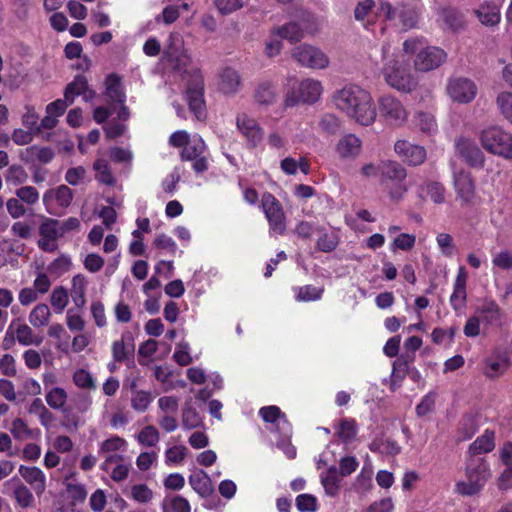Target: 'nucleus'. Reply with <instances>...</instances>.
I'll use <instances>...</instances> for the list:
<instances>
[{
  "label": "nucleus",
  "instance_id": "obj_1",
  "mask_svg": "<svg viewBox=\"0 0 512 512\" xmlns=\"http://www.w3.org/2000/svg\"><path fill=\"white\" fill-rule=\"evenodd\" d=\"M334 107L362 126L372 125L377 118V110L372 94L367 89L347 84L337 89L331 96Z\"/></svg>",
  "mask_w": 512,
  "mask_h": 512
},
{
  "label": "nucleus",
  "instance_id": "obj_2",
  "mask_svg": "<svg viewBox=\"0 0 512 512\" xmlns=\"http://www.w3.org/2000/svg\"><path fill=\"white\" fill-rule=\"evenodd\" d=\"M404 53L391 50L389 43L382 46L381 74L391 88L401 92H411L417 85L408 63L403 59Z\"/></svg>",
  "mask_w": 512,
  "mask_h": 512
},
{
  "label": "nucleus",
  "instance_id": "obj_3",
  "mask_svg": "<svg viewBox=\"0 0 512 512\" xmlns=\"http://www.w3.org/2000/svg\"><path fill=\"white\" fill-rule=\"evenodd\" d=\"M169 144L182 148L181 159L192 162V169L196 174H201L208 169L207 146L198 134L190 135L185 130L175 131L169 137Z\"/></svg>",
  "mask_w": 512,
  "mask_h": 512
},
{
  "label": "nucleus",
  "instance_id": "obj_4",
  "mask_svg": "<svg viewBox=\"0 0 512 512\" xmlns=\"http://www.w3.org/2000/svg\"><path fill=\"white\" fill-rule=\"evenodd\" d=\"M403 53L415 55V70L429 72L439 68L447 60V53L440 47L428 45L423 37H413L403 42Z\"/></svg>",
  "mask_w": 512,
  "mask_h": 512
},
{
  "label": "nucleus",
  "instance_id": "obj_5",
  "mask_svg": "<svg viewBox=\"0 0 512 512\" xmlns=\"http://www.w3.org/2000/svg\"><path fill=\"white\" fill-rule=\"evenodd\" d=\"M465 480L455 485L457 493L463 496H472L479 493L491 477L489 463L482 457H469L465 468Z\"/></svg>",
  "mask_w": 512,
  "mask_h": 512
},
{
  "label": "nucleus",
  "instance_id": "obj_6",
  "mask_svg": "<svg viewBox=\"0 0 512 512\" xmlns=\"http://www.w3.org/2000/svg\"><path fill=\"white\" fill-rule=\"evenodd\" d=\"M482 147L489 153L506 160L512 159V134L502 127L492 125L479 133Z\"/></svg>",
  "mask_w": 512,
  "mask_h": 512
},
{
  "label": "nucleus",
  "instance_id": "obj_7",
  "mask_svg": "<svg viewBox=\"0 0 512 512\" xmlns=\"http://www.w3.org/2000/svg\"><path fill=\"white\" fill-rule=\"evenodd\" d=\"M377 115L388 125L401 127L408 119V111L402 101L392 94L377 99Z\"/></svg>",
  "mask_w": 512,
  "mask_h": 512
},
{
  "label": "nucleus",
  "instance_id": "obj_8",
  "mask_svg": "<svg viewBox=\"0 0 512 512\" xmlns=\"http://www.w3.org/2000/svg\"><path fill=\"white\" fill-rule=\"evenodd\" d=\"M323 90L321 81L313 78L303 79L299 82L296 90L287 93L285 105L292 107L298 103L314 104L320 100Z\"/></svg>",
  "mask_w": 512,
  "mask_h": 512
},
{
  "label": "nucleus",
  "instance_id": "obj_9",
  "mask_svg": "<svg viewBox=\"0 0 512 512\" xmlns=\"http://www.w3.org/2000/svg\"><path fill=\"white\" fill-rule=\"evenodd\" d=\"M164 60L167 61L175 70L186 71L191 63V58L184 48V41L181 34L174 32L168 38V43L164 50Z\"/></svg>",
  "mask_w": 512,
  "mask_h": 512
},
{
  "label": "nucleus",
  "instance_id": "obj_10",
  "mask_svg": "<svg viewBox=\"0 0 512 512\" xmlns=\"http://www.w3.org/2000/svg\"><path fill=\"white\" fill-rule=\"evenodd\" d=\"M292 57L303 67L324 69L329 65L328 56L318 47L303 44L292 50Z\"/></svg>",
  "mask_w": 512,
  "mask_h": 512
},
{
  "label": "nucleus",
  "instance_id": "obj_11",
  "mask_svg": "<svg viewBox=\"0 0 512 512\" xmlns=\"http://www.w3.org/2000/svg\"><path fill=\"white\" fill-rule=\"evenodd\" d=\"M379 14L404 30L415 27L418 21V13L414 8L408 6H402L400 9L393 8L387 2L380 4Z\"/></svg>",
  "mask_w": 512,
  "mask_h": 512
},
{
  "label": "nucleus",
  "instance_id": "obj_12",
  "mask_svg": "<svg viewBox=\"0 0 512 512\" xmlns=\"http://www.w3.org/2000/svg\"><path fill=\"white\" fill-rule=\"evenodd\" d=\"M446 93L453 102L466 104L475 99L477 86L468 78L452 77L447 82Z\"/></svg>",
  "mask_w": 512,
  "mask_h": 512
},
{
  "label": "nucleus",
  "instance_id": "obj_13",
  "mask_svg": "<svg viewBox=\"0 0 512 512\" xmlns=\"http://www.w3.org/2000/svg\"><path fill=\"white\" fill-rule=\"evenodd\" d=\"M263 212L269 222L270 232L282 234L286 229L285 215L279 201L269 193L262 196Z\"/></svg>",
  "mask_w": 512,
  "mask_h": 512
},
{
  "label": "nucleus",
  "instance_id": "obj_14",
  "mask_svg": "<svg viewBox=\"0 0 512 512\" xmlns=\"http://www.w3.org/2000/svg\"><path fill=\"white\" fill-rule=\"evenodd\" d=\"M127 441L118 436L112 435L99 444L98 454L103 458L100 469H106L109 463L119 461L127 450Z\"/></svg>",
  "mask_w": 512,
  "mask_h": 512
},
{
  "label": "nucleus",
  "instance_id": "obj_15",
  "mask_svg": "<svg viewBox=\"0 0 512 512\" xmlns=\"http://www.w3.org/2000/svg\"><path fill=\"white\" fill-rule=\"evenodd\" d=\"M73 199V191L66 185L47 190L43 195V204L51 215H57L58 209H66Z\"/></svg>",
  "mask_w": 512,
  "mask_h": 512
},
{
  "label": "nucleus",
  "instance_id": "obj_16",
  "mask_svg": "<svg viewBox=\"0 0 512 512\" xmlns=\"http://www.w3.org/2000/svg\"><path fill=\"white\" fill-rule=\"evenodd\" d=\"M259 415L264 422L270 424V432L282 434L285 438L292 435V427L279 407L274 405L262 407Z\"/></svg>",
  "mask_w": 512,
  "mask_h": 512
},
{
  "label": "nucleus",
  "instance_id": "obj_17",
  "mask_svg": "<svg viewBox=\"0 0 512 512\" xmlns=\"http://www.w3.org/2000/svg\"><path fill=\"white\" fill-rule=\"evenodd\" d=\"M60 221L44 217L39 226L40 239L38 246L45 252H53L58 248L57 240L62 237L60 232Z\"/></svg>",
  "mask_w": 512,
  "mask_h": 512
},
{
  "label": "nucleus",
  "instance_id": "obj_18",
  "mask_svg": "<svg viewBox=\"0 0 512 512\" xmlns=\"http://www.w3.org/2000/svg\"><path fill=\"white\" fill-rule=\"evenodd\" d=\"M457 154L471 167L482 168L485 163V155L474 140L460 137L455 141Z\"/></svg>",
  "mask_w": 512,
  "mask_h": 512
},
{
  "label": "nucleus",
  "instance_id": "obj_19",
  "mask_svg": "<svg viewBox=\"0 0 512 512\" xmlns=\"http://www.w3.org/2000/svg\"><path fill=\"white\" fill-rule=\"evenodd\" d=\"M236 126L239 133L245 138L250 147L258 146L263 140V129L254 118L246 113L238 114Z\"/></svg>",
  "mask_w": 512,
  "mask_h": 512
},
{
  "label": "nucleus",
  "instance_id": "obj_20",
  "mask_svg": "<svg viewBox=\"0 0 512 512\" xmlns=\"http://www.w3.org/2000/svg\"><path fill=\"white\" fill-rule=\"evenodd\" d=\"M194 82L189 85L186 91V98L190 110L195 114L197 119L204 117V99H203V78L198 69L194 70Z\"/></svg>",
  "mask_w": 512,
  "mask_h": 512
},
{
  "label": "nucleus",
  "instance_id": "obj_21",
  "mask_svg": "<svg viewBox=\"0 0 512 512\" xmlns=\"http://www.w3.org/2000/svg\"><path fill=\"white\" fill-rule=\"evenodd\" d=\"M362 140L353 133L342 135L335 144L334 151L341 160H354L362 152Z\"/></svg>",
  "mask_w": 512,
  "mask_h": 512
},
{
  "label": "nucleus",
  "instance_id": "obj_22",
  "mask_svg": "<svg viewBox=\"0 0 512 512\" xmlns=\"http://www.w3.org/2000/svg\"><path fill=\"white\" fill-rule=\"evenodd\" d=\"M318 30V25L314 23V18L307 15L300 25L296 22H290L282 27L277 28V33L284 39L290 42H296L304 37L305 33H314Z\"/></svg>",
  "mask_w": 512,
  "mask_h": 512
},
{
  "label": "nucleus",
  "instance_id": "obj_23",
  "mask_svg": "<svg viewBox=\"0 0 512 512\" xmlns=\"http://www.w3.org/2000/svg\"><path fill=\"white\" fill-rule=\"evenodd\" d=\"M453 179L457 197L464 204H470L475 197V185L470 172L465 170L454 171Z\"/></svg>",
  "mask_w": 512,
  "mask_h": 512
},
{
  "label": "nucleus",
  "instance_id": "obj_24",
  "mask_svg": "<svg viewBox=\"0 0 512 512\" xmlns=\"http://www.w3.org/2000/svg\"><path fill=\"white\" fill-rule=\"evenodd\" d=\"M394 150L409 165H420L426 159L425 148L407 140H398L394 145Z\"/></svg>",
  "mask_w": 512,
  "mask_h": 512
},
{
  "label": "nucleus",
  "instance_id": "obj_25",
  "mask_svg": "<svg viewBox=\"0 0 512 512\" xmlns=\"http://www.w3.org/2000/svg\"><path fill=\"white\" fill-rule=\"evenodd\" d=\"M219 90L225 95H235L242 87V78L239 71L227 66L219 72Z\"/></svg>",
  "mask_w": 512,
  "mask_h": 512
},
{
  "label": "nucleus",
  "instance_id": "obj_26",
  "mask_svg": "<svg viewBox=\"0 0 512 512\" xmlns=\"http://www.w3.org/2000/svg\"><path fill=\"white\" fill-rule=\"evenodd\" d=\"M19 474L33 488L38 496H41L46 490V476L44 472L36 466L20 465Z\"/></svg>",
  "mask_w": 512,
  "mask_h": 512
},
{
  "label": "nucleus",
  "instance_id": "obj_27",
  "mask_svg": "<svg viewBox=\"0 0 512 512\" xmlns=\"http://www.w3.org/2000/svg\"><path fill=\"white\" fill-rule=\"evenodd\" d=\"M500 8V1H485L475 10V15L484 26H495L501 20Z\"/></svg>",
  "mask_w": 512,
  "mask_h": 512
},
{
  "label": "nucleus",
  "instance_id": "obj_28",
  "mask_svg": "<svg viewBox=\"0 0 512 512\" xmlns=\"http://www.w3.org/2000/svg\"><path fill=\"white\" fill-rule=\"evenodd\" d=\"M129 387L131 391L130 403L132 409L138 413L146 412L154 400L152 392L138 389L136 379L130 382Z\"/></svg>",
  "mask_w": 512,
  "mask_h": 512
},
{
  "label": "nucleus",
  "instance_id": "obj_29",
  "mask_svg": "<svg viewBox=\"0 0 512 512\" xmlns=\"http://www.w3.org/2000/svg\"><path fill=\"white\" fill-rule=\"evenodd\" d=\"M64 93L65 98L70 102H74L77 96H82L83 100L86 102L92 100L95 96L94 91L89 88L87 80L83 76H76L74 80L67 85Z\"/></svg>",
  "mask_w": 512,
  "mask_h": 512
},
{
  "label": "nucleus",
  "instance_id": "obj_30",
  "mask_svg": "<svg viewBox=\"0 0 512 512\" xmlns=\"http://www.w3.org/2000/svg\"><path fill=\"white\" fill-rule=\"evenodd\" d=\"M133 335L129 331L122 333L121 338L112 343V357L116 362H123L134 352Z\"/></svg>",
  "mask_w": 512,
  "mask_h": 512
},
{
  "label": "nucleus",
  "instance_id": "obj_31",
  "mask_svg": "<svg viewBox=\"0 0 512 512\" xmlns=\"http://www.w3.org/2000/svg\"><path fill=\"white\" fill-rule=\"evenodd\" d=\"M466 281L467 275L464 267L458 269V273L454 282V290L450 297V303L454 310L461 311L466 303Z\"/></svg>",
  "mask_w": 512,
  "mask_h": 512
},
{
  "label": "nucleus",
  "instance_id": "obj_32",
  "mask_svg": "<svg viewBox=\"0 0 512 512\" xmlns=\"http://www.w3.org/2000/svg\"><path fill=\"white\" fill-rule=\"evenodd\" d=\"M5 486L13 487V495L17 504L22 508L31 507L34 503V496L30 489L25 486L18 477H12L5 483Z\"/></svg>",
  "mask_w": 512,
  "mask_h": 512
},
{
  "label": "nucleus",
  "instance_id": "obj_33",
  "mask_svg": "<svg viewBox=\"0 0 512 512\" xmlns=\"http://www.w3.org/2000/svg\"><path fill=\"white\" fill-rule=\"evenodd\" d=\"M54 158V151L49 147L32 145L21 153V159L25 162H39L47 164Z\"/></svg>",
  "mask_w": 512,
  "mask_h": 512
},
{
  "label": "nucleus",
  "instance_id": "obj_34",
  "mask_svg": "<svg viewBox=\"0 0 512 512\" xmlns=\"http://www.w3.org/2000/svg\"><path fill=\"white\" fill-rule=\"evenodd\" d=\"M495 447V434L491 430L479 436L469 447L470 457H478L480 454L488 453Z\"/></svg>",
  "mask_w": 512,
  "mask_h": 512
},
{
  "label": "nucleus",
  "instance_id": "obj_35",
  "mask_svg": "<svg viewBox=\"0 0 512 512\" xmlns=\"http://www.w3.org/2000/svg\"><path fill=\"white\" fill-rule=\"evenodd\" d=\"M105 95L111 103L123 104L126 101V95L118 76L111 74L105 81Z\"/></svg>",
  "mask_w": 512,
  "mask_h": 512
},
{
  "label": "nucleus",
  "instance_id": "obj_36",
  "mask_svg": "<svg viewBox=\"0 0 512 512\" xmlns=\"http://www.w3.org/2000/svg\"><path fill=\"white\" fill-rule=\"evenodd\" d=\"M280 168L286 175H295L300 170L304 175L310 172V163L306 157L296 160L293 157H286L280 162Z\"/></svg>",
  "mask_w": 512,
  "mask_h": 512
},
{
  "label": "nucleus",
  "instance_id": "obj_37",
  "mask_svg": "<svg viewBox=\"0 0 512 512\" xmlns=\"http://www.w3.org/2000/svg\"><path fill=\"white\" fill-rule=\"evenodd\" d=\"M294 298L297 302H312L322 298L324 293L323 287L313 285H304L293 288Z\"/></svg>",
  "mask_w": 512,
  "mask_h": 512
},
{
  "label": "nucleus",
  "instance_id": "obj_38",
  "mask_svg": "<svg viewBox=\"0 0 512 512\" xmlns=\"http://www.w3.org/2000/svg\"><path fill=\"white\" fill-rule=\"evenodd\" d=\"M189 484L200 497H208L213 492L210 479L204 472L190 475Z\"/></svg>",
  "mask_w": 512,
  "mask_h": 512
},
{
  "label": "nucleus",
  "instance_id": "obj_39",
  "mask_svg": "<svg viewBox=\"0 0 512 512\" xmlns=\"http://www.w3.org/2000/svg\"><path fill=\"white\" fill-rule=\"evenodd\" d=\"M418 195L422 199L429 197L435 204L445 202V188L439 182H429L425 186L420 187Z\"/></svg>",
  "mask_w": 512,
  "mask_h": 512
},
{
  "label": "nucleus",
  "instance_id": "obj_40",
  "mask_svg": "<svg viewBox=\"0 0 512 512\" xmlns=\"http://www.w3.org/2000/svg\"><path fill=\"white\" fill-rule=\"evenodd\" d=\"M405 168L395 161H382L381 177L385 180L402 182L406 178Z\"/></svg>",
  "mask_w": 512,
  "mask_h": 512
},
{
  "label": "nucleus",
  "instance_id": "obj_41",
  "mask_svg": "<svg viewBox=\"0 0 512 512\" xmlns=\"http://www.w3.org/2000/svg\"><path fill=\"white\" fill-rule=\"evenodd\" d=\"M67 399L68 393L62 387L51 388L45 391L46 403L53 410L64 411Z\"/></svg>",
  "mask_w": 512,
  "mask_h": 512
},
{
  "label": "nucleus",
  "instance_id": "obj_42",
  "mask_svg": "<svg viewBox=\"0 0 512 512\" xmlns=\"http://www.w3.org/2000/svg\"><path fill=\"white\" fill-rule=\"evenodd\" d=\"M87 283L86 277L82 274H77L72 278L70 294L74 304L79 308L85 305V291Z\"/></svg>",
  "mask_w": 512,
  "mask_h": 512
},
{
  "label": "nucleus",
  "instance_id": "obj_43",
  "mask_svg": "<svg viewBox=\"0 0 512 512\" xmlns=\"http://www.w3.org/2000/svg\"><path fill=\"white\" fill-rule=\"evenodd\" d=\"M508 368V358L505 355L488 358L485 362L484 374L489 378L502 375Z\"/></svg>",
  "mask_w": 512,
  "mask_h": 512
},
{
  "label": "nucleus",
  "instance_id": "obj_44",
  "mask_svg": "<svg viewBox=\"0 0 512 512\" xmlns=\"http://www.w3.org/2000/svg\"><path fill=\"white\" fill-rule=\"evenodd\" d=\"M130 469L131 464L126 463L124 461V457H122L121 460L114 461V463H109L106 469L101 470L108 473L113 481L122 482L127 479Z\"/></svg>",
  "mask_w": 512,
  "mask_h": 512
},
{
  "label": "nucleus",
  "instance_id": "obj_45",
  "mask_svg": "<svg viewBox=\"0 0 512 512\" xmlns=\"http://www.w3.org/2000/svg\"><path fill=\"white\" fill-rule=\"evenodd\" d=\"M321 483L327 495L336 496L338 494L340 479L335 466L329 467L325 473L321 474Z\"/></svg>",
  "mask_w": 512,
  "mask_h": 512
},
{
  "label": "nucleus",
  "instance_id": "obj_46",
  "mask_svg": "<svg viewBox=\"0 0 512 512\" xmlns=\"http://www.w3.org/2000/svg\"><path fill=\"white\" fill-rule=\"evenodd\" d=\"M255 101L262 105H270L276 99L274 85L270 81L259 83L254 94Z\"/></svg>",
  "mask_w": 512,
  "mask_h": 512
},
{
  "label": "nucleus",
  "instance_id": "obj_47",
  "mask_svg": "<svg viewBox=\"0 0 512 512\" xmlns=\"http://www.w3.org/2000/svg\"><path fill=\"white\" fill-rule=\"evenodd\" d=\"M162 509L163 512H191L189 501L181 495L165 497Z\"/></svg>",
  "mask_w": 512,
  "mask_h": 512
},
{
  "label": "nucleus",
  "instance_id": "obj_48",
  "mask_svg": "<svg viewBox=\"0 0 512 512\" xmlns=\"http://www.w3.org/2000/svg\"><path fill=\"white\" fill-rule=\"evenodd\" d=\"M413 121L415 126L423 133L432 135L437 131L438 126L435 117L431 113L417 112Z\"/></svg>",
  "mask_w": 512,
  "mask_h": 512
},
{
  "label": "nucleus",
  "instance_id": "obj_49",
  "mask_svg": "<svg viewBox=\"0 0 512 512\" xmlns=\"http://www.w3.org/2000/svg\"><path fill=\"white\" fill-rule=\"evenodd\" d=\"M51 316L48 305L44 303L37 304L29 314V322L33 327L39 328L48 324Z\"/></svg>",
  "mask_w": 512,
  "mask_h": 512
},
{
  "label": "nucleus",
  "instance_id": "obj_50",
  "mask_svg": "<svg viewBox=\"0 0 512 512\" xmlns=\"http://www.w3.org/2000/svg\"><path fill=\"white\" fill-rule=\"evenodd\" d=\"M188 452V448L181 444L168 447L164 453L165 464L174 466L182 463L188 455Z\"/></svg>",
  "mask_w": 512,
  "mask_h": 512
},
{
  "label": "nucleus",
  "instance_id": "obj_51",
  "mask_svg": "<svg viewBox=\"0 0 512 512\" xmlns=\"http://www.w3.org/2000/svg\"><path fill=\"white\" fill-rule=\"evenodd\" d=\"M10 432L13 435V437L17 440L33 438L35 435H38L40 433L38 429H30L27 423L21 418L14 419L12 421Z\"/></svg>",
  "mask_w": 512,
  "mask_h": 512
},
{
  "label": "nucleus",
  "instance_id": "obj_52",
  "mask_svg": "<svg viewBox=\"0 0 512 512\" xmlns=\"http://www.w3.org/2000/svg\"><path fill=\"white\" fill-rule=\"evenodd\" d=\"M137 442L145 447H154L160 440L159 431L153 425H147L136 436Z\"/></svg>",
  "mask_w": 512,
  "mask_h": 512
},
{
  "label": "nucleus",
  "instance_id": "obj_53",
  "mask_svg": "<svg viewBox=\"0 0 512 512\" xmlns=\"http://www.w3.org/2000/svg\"><path fill=\"white\" fill-rule=\"evenodd\" d=\"M496 105L503 118L512 124V92L499 93L496 97Z\"/></svg>",
  "mask_w": 512,
  "mask_h": 512
},
{
  "label": "nucleus",
  "instance_id": "obj_54",
  "mask_svg": "<svg viewBox=\"0 0 512 512\" xmlns=\"http://www.w3.org/2000/svg\"><path fill=\"white\" fill-rule=\"evenodd\" d=\"M93 168L96 171V179L100 183L108 186L114 185L115 178L106 160L97 159L93 165Z\"/></svg>",
  "mask_w": 512,
  "mask_h": 512
},
{
  "label": "nucleus",
  "instance_id": "obj_55",
  "mask_svg": "<svg viewBox=\"0 0 512 512\" xmlns=\"http://www.w3.org/2000/svg\"><path fill=\"white\" fill-rule=\"evenodd\" d=\"M50 301L55 312L62 313L69 303L68 291L62 286L54 288L51 293Z\"/></svg>",
  "mask_w": 512,
  "mask_h": 512
},
{
  "label": "nucleus",
  "instance_id": "obj_56",
  "mask_svg": "<svg viewBox=\"0 0 512 512\" xmlns=\"http://www.w3.org/2000/svg\"><path fill=\"white\" fill-rule=\"evenodd\" d=\"M173 359L180 366H187L193 361L191 348L188 342L183 340L176 345L173 353Z\"/></svg>",
  "mask_w": 512,
  "mask_h": 512
},
{
  "label": "nucleus",
  "instance_id": "obj_57",
  "mask_svg": "<svg viewBox=\"0 0 512 512\" xmlns=\"http://www.w3.org/2000/svg\"><path fill=\"white\" fill-rule=\"evenodd\" d=\"M73 383L81 389H95L96 384L93 376L86 369H77L72 376Z\"/></svg>",
  "mask_w": 512,
  "mask_h": 512
},
{
  "label": "nucleus",
  "instance_id": "obj_58",
  "mask_svg": "<svg viewBox=\"0 0 512 512\" xmlns=\"http://www.w3.org/2000/svg\"><path fill=\"white\" fill-rule=\"evenodd\" d=\"M357 434V425L354 419H343L337 428V435L344 441L349 442L355 438Z\"/></svg>",
  "mask_w": 512,
  "mask_h": 512
},
{
  "label": "nucleus",
  "instance_id": "obj_59",
  "mask_svg": "<svg viewBox=\"0 0 512 512\" xmlns=\"http://www.w3.org/2000/svg\"><path fill=\"white\" fill-rule=\"evenodd\" d=\"M6 182L13 186H19L28 180L26 170L20 165H11L5 175Z\"/></svg>",
  "mask_w": 512,
  "mask_h": 512
},
{
  "label": "nucleus",
  "instance_id": "obj_60",
  "mask_svg": "<svg viewBox=\"0 0 512 512\" xmlns=\"http://www.w3.org/2000/svg\"><path fill=\"white\" fill-rule=\"evenodd\" d=\"M440 16L444 23L453 30H458L464 25L462 14L452 8L443 9Z\"/></svg>",
  "mask_w": 512,
  "mask_h": 512
},
{
  "label": "nucleus",
  "instance_id": "obj_61",
  "mask_svg": "<svg viewBox=\"0 0 512 512\" xmlns=\"http://www.w3.org/2000/svg\"><path fill=\"white\" fill-rule=\"evenodd\" d=\"M15 337L18 343L23 346L40 343V340L33 334L32 329L26 324H21L17 327Z\"/></svg>",
  "mask_w": 512,
  "mask_h": 512
},
{
  "label": "nucleus",
  "instance_id": "obj_62",
  "mask_svg": "<svg viewBox=\"0 0 512 512\" xmlns=\"http://www.w3.org/2000/svg\"><path fill=\"white\" fill-rule=\"evenodd\" d=\"M340 126V119L332 113L322 115L319 120L320 129L328 134H335L340 129Z\"/></svg>",
  "mask_w": 512,
  "mask_h": 512
},
{
  "label": "nucleus",
  "instance_id": "obj_63",
  "mask_svg": "<svg viewBox=\"0 0 512 512\" xmlns=\"http://www.w3.org/2000/svg\"><path fill=\"white\" fill-rule=\"evenodd\" d=\"M202 420L198 412L191 406H186L182 412V427L183 429L190 430L200 426Z\"/></svg>",
  "mask_w": 512,
  "mask_h": 512
},
{
  "label": "nucleus",
  "instance_id": "obj_64",
  "mask_svg": "<svg viewBox=\"0 0 512 512\" xmlns=\"http://www.w3.org/2000/svg\"><path fill=\"white\" fill-rule=\"evenodd\" d=\"M492 264L502 270L512 269V252L504 249L494 253L492 255Z\"/></svg>",
  "mask_w": 512,
  "mask_h": 512
}]
</instances>
